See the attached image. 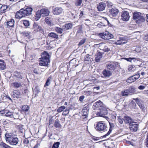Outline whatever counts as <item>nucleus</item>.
<instances>
[{"label":"nucleus","mask_w":148,"mask_h":148,"mask_svg":"<svg viewBox=\"0 0 148 148\" xmlns=\"http://www.w3.org/2000/svg\"><path fill=\"white\" fill-rule=\"evenodd\" d=\"M93 106L96 108H101L103 107H105L103 104L102 102L100 101H99L94 103Z\"/></svg>","instance_id":"a211bd4d"},{"label":"nucleus","mask_w":148,"mask_h":148,"mask_svg":"<svg viewBox=\"0 0 148 148\" xmlns=\"http://www.w3.org/2000/svg\"><path fill=\"white\" fill-rule=\"evenodd\" d=\"M127 42V40L121 37L119 39L115 42L114 44L116 45H122L126 43Z\"/></svg>","instance_id":"2eb2a0df"},{"label":"nucleus","mask_w":148,"mask_h":148,"mask_svg":"<svg viewBox=\"0 0 148 148\" xmlns=\"http://www.w3.org/2000/svg\"><path fill=\"white\" fill-rule=\"evenodd\" d=\"M22 34L23 36L26 37H29L30 33L28 31H26L23 32Z\"/></svg>","instance_id":"49530a36"},{"label":"nucleus","mask_w":148,"mask_h":148,"mask_svg":"<svg viewBox=\"0 0 148 148\" xmlns=\"http://www.w3.org/2000/svg\"><path fill=\"white\" fill-rule=\"evenodd\" d=\"M12 96L14 98H20L21 93L19 91L14 90L13 92Z\"/></svg>","instance_id":"f3484780"},{"label":"nucleus","mask_w":148,"mask_h":148,"mask_svg":"<svg viewBox=\"0 0 148 148\" xmlns=\"http://www.w3.org/2000/svg\"><path fill=\"white\" fill-rule=\"evenodd\" d=\"M82 1H77L75 3V4L76 6H80L82 4Z\"/></svg>","instance_id":"603ef678"},{"label":"nucleus","mask_w":148,"mask_h":148,"mask_svg":"<svg viewBox=\"0 0 148 148\" xmlns=\"http://www.w3.org/2000/svg\"><path fill=\"white\" fill-rule=\"evenodd\" d=\"M144 40L146 41H148V34L146 35L144 37Z\"/></svg>","instance_id":"338daca9"},{"label":"nucleus","mask_w":148,"mask_h":148,"mask_svg":"<svg viewBox=\"0 0 148 148\" xmlns=\"http://www.w3.org/2000/svg\"><path fill=\"white\" fill-rule=\"evenodd\" d=\"M84 98L85 97L84 96H81L79 97V100L81 102H82L83 101V100L84 99Z\"/></svg>","instance_id":"052dcab7"},{"label":"nucleus","mask_w":148,"mask_h":148,"mask_svg":"<svg viewBox=\"0 0 148 148\" xmlns=\"http://www.w3.org/2000/svg\"><path fill=\"white\" fill-rule=\"evenodd\" d=\"M48 36L55 38H58V35L55 33L53 32L49 33L48 35Z\"/></svg>","instance_id":"4c0bfd02"},{"label":"nucleus","mask_w":148,"mask_h":148,"mask_svg":"<svg viewBox=\"0 0 148 148\" xmlns=\"http://www.w3.org/2000/svg\"><path fill=\"white\" fill-rule=\"evenodd\" d=\"M125 59L127 61L132 62V59L131 58H125Z\"/></svg>","instance_id":"680f3d73"},{"label":"nucleus","mask_w":148,"mask_h":148,"mask_svg":"<svg viewBox=\"0 0 148 148\" xmlns=\"http://www.w3.org/2000/svg\"><path fill=\"white\" fill-rule=\"evenodd\" d=\"M55 29L58 33L59 34L62 33V31L63 30L62 28H61L58 27H55Z\"/></svg>","instance_id":"ea45409f"},{"label":"nucleus","mask_w":148,"mask_h":148,"mask_svg":"<svg viewBox=\"0 0 148 148\" xmlns=\"http://www.w3.org/2000/svg\"><path fill=\"white\" fill-rule=\"evenodd\" d=\"M99 36L101 38L104 40H109L113 38V36L108 32H105L104 33H100Z\"/></svg>","instance_id":"39448f33"},{"label":"nucleus","mask_w":148,"mask_h":148,"mask_svg":"<svg viewBox=\"0 0 148 148\" xmlns=\"http://www.w3.org/2000/svg\"><path fill=\"white\" fill-rule=\"evenodd\" d=\"M100 111L96 112V114L100 116L103 117L107 119L108 118V117L106 116L108 113V110L105 107H103L102 108L99 109Z\"/></svg>","instance_id":"7ed1b4c3"},{"label":"nucleus","mask_w":148,"mask_h":148,"mask_svg":"<svg viewBox=\"0 0 148 148\" xmlns=\"http://www.w3.org/2000/svg\"><path fill=\"white\" fill-rule=\"evenodd\" d=\"M102 74L103 75V77L106 78H108L112 75V73L110 71L105 69L103 71Z\"/></svg>","instance_id":"f8f14e48"},{"label":"nucleus","mask_w":148,"mask_h":148,"mask_svg":"<svg viewBox=\"0 0 148 148\" xmlns=\"http://www.w3.org/2000/svg\"><path fill=\"white\" fill-rule=\"evenodd\" d=\"M133 99L136 101V103L139 106L140 108L143 110L145 108V107L142 100L138 98L136 99L134 98Z\"/></svg>","instance_id":"9d476101"},{"label":"nucleus","mask_w":148,"mask_h":148,"mask_svg":"<svg viewBox=\"0 0 148 148\" xmlns=\"http://www.w3.org/2000/svg\"><path fill=\"white\" fill-rule=\"evenodd\" d=\"M106 6V4L105 3H99L97 7L98 10L100 11H102L104 10Z\"/></svg>","instance_id":"412c9836"},{"label":"nucleus","mask_w":148,"mask_h":148,"mask_svg":"<svg viewBox=\"0 0 148 148\" xmlns=\"http://www.w3.org/2000/svg\"><path fill=\"white\" fill-rule=\"evenodd\" d=\"M102 53L100 52H99L95 58V61L97 62H99L100 60L102 58Z\"/></svg>","instance_id":"c756f323"},{"label":"nucleus","mask_w":148,"mask_h":148,"mask_svg":"<svg viewBox=\"0 0 148 148\" xmlns=\"http://www.w3.org/2000/svg\"><path fill=\"white\" fill-rule=\"evenodd\" d=\"M99 47L100 50L105 52H108L110 51V49L108 48V47L105 44L103 43L100 44Z\"/></svg>","instance_id":"ddd939ff"},{"label":"nucleus","mask_w":148,"mask_h":148,"mask_svg":"<svg viewBox=\"0 0 148 148\" xmlns=\"http://www.w3.org/2000/svg\"><path fill=\"white\" fill-rule=\"evenodd\" d=\"M14 76L16 77L18 79H21L23 77L21 74V73L18 71L14 72Z\"/></svg>","instance_id":"e433bc0d"},{"label":"nucleus","mask_w":148,"mask_h":148,"mask_svg":"<svg viewBox=\"0 0 148 148\" xmlns=\"http://www.w3.org/2000/svg\"><path fill=\"white\" fill-rule=\"evenodd\" d=\"M0 146L3 148H12L11 147L3 142L1 143Z\"/></svg>","instance_id":"58836bf2"},{"label":"nucleus","mask_w":148,"mask_h":148,"mask_svg":"<svg viewBox=\"0 0 148 148\" xmlns=\"http://www.w3.org/2000/svg\"><path fill=\"white\" fill-rule=\"evenodd\" d=\"M145 145L146 147L148 148V137H147L146 139Z\"/></svg>","instance_id":"0e129e2a"},{"label":"nucleus","mask_w":148,"mask_h":148,"mask_svg":"<svg viewBox=\"0 0 148 148\" xmlns=\"http://www.w3.org/2000/svg\"><path fill=\"white\" fill-rule=\"evenodd\" d=\"M6 68L5 64L4 61L2 60H0V69L3 70Z\"/></svg>","instance_id":"c85d7f7f"},{"label":"nucleus","mask_w":148,"mask_h":148,"mask_svg":"<svg viewBox=\"0 0 148 148\" xmlns=\"http://www.w3.org/2000/svg\"><path fill=\"white\" fill-rule=\"evenodd\" d=\"M142 14L140 12H135L133 13V19L134 20H136L137 19L138 17H139V16L142 15Z\"/></svg>","instance_id":"bb28decb"},{"label":"nucleus","mask_w":148,"mask_h":148,"mask_svg":"<svg viewBox=\"0 0 148 148\" xmlns=\"http://www.w3.org/2000/svg\"><path fill=\"white\" fill-rule=\"evenodd\" d=\"M107 5L108 7H111L113 5V4L110 2V1H107Z\"/></svg>","instance_id":"6e6d98bb"},{"label":"nucleus","mask_w":148,"mask_h":148,"mask_svg":"<svg viewBox=\"0 0 148 148\" xmlns=\"http://www.w3.org/2000/svg\"><path fill=\"white\" fill-rule=\"evenodd\" d=\"M52 12L54 14L58 15L63 12V10L61 7H56L53 9Z\"/></svg>","instance_id":"9b49d317"},{"label":"nucleus","mask_w":148,"mask_h":148,"mask_svg":"<svg viewBox=\"0 0 148 148\" xmlns=\"http://www.w3.org/2000/svg\"><path fill=\"white\" fill-rule=\"evenodd\" d=\"M135 69L133 65H130L128 66V71L129 72H132L134 71Z\"/></svg>","instance_id":"37998d69"},{"label":"nucleus","mask_w":148,"mask_h":148,"mask_svg":"<svg viewBox=\"0 0 148 148\" xmlns=\"http://www.w3.org/2000/svg\"><path fill=\"white\" fill-rule=\"evenodd\" d=\"M51 56L48 53H47V63H49L50 62V58Z\"/></svg>","instance_id":"3c124183"},{"label":"nucleus","mask_w":148,"mask_h":148,"mask_svg":"<svg viewBox=\"0 0 148 148\" xmlns=\"http://www.w3.org/2000/svg\"><path fill=\"white\" fill-rule=\"evenodd\" d=\"M124 121L125 123L127 124L129 123V124H130L131 123L133 122L132 118L127 116H124Z\"/></svg>","instance_id":"393cba45"},{"label":"nucleus","mask_w":148,"mask_h":148,"mask_svg":"<svg viewBox=\"0 0 148 148\" xmlns=\"http://www.w3.org/2000/svg\"><path fill=\"white\" fill-rule=\"evenodd\" d=\"M34 72L36 73V74H39V73L38 72V71H37V69H35L34 70Z\"/></svg>","instance_id":"774afa93"},{"label":"nucleus","mask_w":148,"mask_h":148,"mask_svg":"<svg viewBox=\"0 0 148 148\" xmlns=\"http://www.w3.org/2000/svg\"><path fill=\"white\" fill-rule=\"evenodd\" d=\"M41 16V14L39 11H38L36 13L34 19L36 21H37L40 19Z\"/></svg>","instance_id":"f704fd0d"},{"label":"nucleus","mask_w":148,"mask_h":148,"mask_svg":"<svg viewBox=\"0 0 148 148\" xmlns=\"http://www.w3.org/2000/svg\"><path fill=\"white\" fill-rule=\"evenodd\" d=\"M7 8V6L5 5H2V6L0 8V10L1 11H3V12Z\"/></svg>","instance_id":"de8ad7c7"},{"label":"nucleus","mask_w":148,"mask_h":148,"mask_svg":"<svg viewBox=\"0 0 148 148\" xmlns=\"http://www.w3.org/2000/svg\"><path fill=\"white\" fill-rule=\"evenodd\" d=\"M116 66V63L112 62L108 64L107 65V68L109 69L113 70L115 69Z\"/></svg>","instance_id":"6ab92c4d"},{"label":"nucleus","mask_w":148,"mask_h":148,"mask_svg":"<svg viewBox=\"0 0 148 148\" xmlns=\"http://www.w3.org/2000/svg\"><path fill=\"white\" fill-rule=\"evenodd\" d=\"M109 12L113 16H115L117 15L119 11L117 9L114 8H112L110 10Z\"/></svg>","instance_id":"dca6fc26"},{"label":"nucleus","mask_w":148,"mask_h":148,"mask_svg":"<svg viewBox=\"0 0 148 148\" xmlns=\"http://www.w3.org/2000/svg\"><path fill=\"white\" fill-rule=\"evenodd\" d=\"M65 108V106H62L58 108L57 111L59 112H60L63 111Z\"/></svg>","instance_id":"a18cd8bd"},{"label":"nucleus","mask_w":148,"mask_h":148,"mask_svg":"<svg viewBox=\"0 0 148 148\" xmlns=\"http://www.w3.org/2000/svg\"><path fill=\"white\" fill-rule=\"evenodd\" d=\"M54 126L56 127H60L61 125L60 124L59 120L58 119L56 120L55 123L54 124Z\"/></svg>","instance_id":"79ce46f5"},{"label":"nucleus","mask_w":148,"mask_h":148,"mask_svg":"<svg viewBox=\"0 0 148 148\" xmlns=\"http://www.w3.org/2000/svg\"><path fill=\"white\" fill-rule=\"evenodd\" d=\"M5 139L10 145H16L18 143L19 140L18 138L14 137L11 133H7L5 134Z\"/></svg>","instance_id":"f03ea898"},{"label":"nucleus","mask_w":148,"mask_h":148,"mask_svg":"<svg viewBox=\"0 0 148 148\" xmlns=\"http://www.w3.org/2000/svg\"><path fill=\"white\" fill-rule=\"evenodd\" d=\"M133 76L136 80L138 79L140 76V75L139 74H136Z\"/></svg>","instance_id":"13d9d810"},{"label":"nucleus","mask_w":148,"mask_h":148,"mask_svg":"<svg viewBox=\"0 0 148 148\" xmlns=\"http://www.w3.org/2000/svg\"><path fill=\"white\" fill-rule=\"evenodd\" d=\"M51 79V77H49L47 80V86H48L50 83V81Z\"/></svg>","instance_id":"4d7b16f0"},{"label":"nucleus","mask_w":148,"mask_h":148,"mask_svg":"<svg viewBox=\"0 0 148 148\" xmlns=\"http://www.w3.org/2000/svg\"><path fill=\"white\" fill-rule=\"evenodd\" d=\"M42 60H40L39 64L40 66H46V63L45 60L46 59V51H44L41 55Z\"/></svg>","instance_id":"0eeeda50"},{"label":"nucleus","mask_w":148,"mask_h":148,"mask_svg":"<svg viewBox=\"0 0 148 148\" xmlns=\"http://www.w3.org/2000/svg\"><path fill=\"white\" fill-rule=\"evenodd\" d=\"M22 21H23V23L25 27L29 28V27L30 25V23L29 21L24 20H23Z\"/></svg>","instance_id":"473e14b6"},{"label":"nucleus","mask_w":148,"mask_h":148,"mask_svg":"<svg viewBox=\"0 0 148 148\" xmlns=\"http://www.w3.org/2000/svg\"><path fill=\"white\" fill-rule=\"evenodd\" d=\"M86 40L85 39H83L78 44V45L79 46H80L84 44Z\"/></svg>","instance_id":"5fc2aeb1"},{"label":"nucleus","mask_w":148,"mask_h":148,"mask_svg":"<svg viewBox=\"0 0 148 148\" xmlns=\"http://www.w3.org/2000/svg\"><path fill=\"white\" fill-rule=\"evenodd\" d=\"M73 25L71 23H69L65 24L62 26V28L63 29V30L66 31L71 29Z\"/></svg>","instance_id":"aec40b11"},{"label":"nucleus","mask_w":148,"mask_h":148,"mask_svg":"<svg viewBox=\"0 0 148 148\" xmlns=\"http://www.w3.org/2000/svg\"><path fill=\"white\" fill-rule=\"evenodd\" d=\"M32 10V8L30 7L27 8L25 9H22L16 12L15 17L16 18L19 19L29 16L31 14Z\"/></svg>","instance_id":"f257e3e1"},{"label":"nucleus","mask_w":148,"mask_h":148,"mask_svg":"<svg viewBox=\"0 0 148 148\" xmlns=\"http://www.w3.org/2000/svg\"><path fill=\"white\" fill-rule=\"evenodd\" d=\"M96 127L98 131L101 132H104L107 130V127L106 125L102 121H100L97 123Z\"/></svg>","instance_id":"20e7f679"},{"label":"nucleus","mask_w":148,"mask_h":148,"mask_svg":"<svg viewBox=\"0 0 148 148\" xmlns=\"http://www.w3.org/2000/svg\"><path fill=\"white\" fill-rule=\"evenodd\" d=\"M145 20V18L143 16V14H142L139 16V17L137 19H136V22L139 23L144 22Z\"/></svg>","instance_id":"b1692460"},{"label":"nucleus","mask_w":148,"mask_h":148,"mask_svg":"<svg viewBox=\"0 0 148 148\" xmlns=\"http://www.w3.org/2000/svg\"><path fill=\"white\" fill-rule=\"evenodd\" d=\"M33 28L34 30L37 31H40L42 34H44V32L42 28L38 25L36 23H34L33 25Z\"/></svg>","instance_id":"4468645a"},{"label":"nucleus","mask_w":148,"mask_h":148,"mask_svg":"<svg viewBox=\"0 0 148 148\" xmlns=\"http://www.w3.org/2000/svg\"><path fill=\"white\" fill-rule=\"evenodd\" d=\"M8 96L6 95L5 94L3 93L1 95V97L2 99L3 100H4L5 101H7Z\"/></svg>","instance_id":"c03bdc74"},{"label":"nucleus","mask_w":148,"mask_h":148,"mask_svg":"<svg viewBox=\"0 0 148 148\" xmlns=\"http://www.w3.org/2000/svg\"><path fill=\"white\" fill-rule=\"evenodd\" d=\"M23 143L25 144H27L29 143V140L28 139H25L24 140Z\"/></svg>","instance_id":"69168bd1"},{"label":"nucleus","mask_w":148,"mask_h":148,"mask_svg":"<svg viewBox=\"0 0 148 148\" xmlns=\"http://www.w3.org/2000/svg\"><path fill=\"white\" fill-rule=\"evenodd\" d=\"M82 116L83 117V118H86L88 116V110L87 108H84L82 111Z\"/></svg>","instance_id":"5701e85b"},{"label":"nucleus","mask_w":148,"mask_h":148,"mask_svg":"<svg viewBox=\"0 0 148 148\" xmlns=\"http://www.w3.org/2000/svg\"><path fill=\"white\" fill-rule=\"evenodd\" d=\"M84 60L85 61H90V58L88 54L85 56L84 57Z\"/></svg>","instance_id":"8fccbe9b"},{"label":"nucleus","mask_w":148,"mask_h":148,"mask_svg":"<svg viewBox=\"0 0 148 148\" xmlns=\"http://www.w3.org/2000/svg\"><path fill=\"white\" fill-rule=\"evenodd\" d=\"M47 18L48 17H47V24L50 26L49 28L51 29L50 27L53 25V23L52 21V19L51 18L47 19Z\"/></svg>","instance_id":"2f4dec72"},{"label":"nucleus","mask_w":148,"mask_h":148,"mask_svg":"<svg viewBox=\"0 0 148 148\" xmlns=\"http://www.w3.org/2000/svg\"><path fill=\"white\" fill-rule=\"evenodd\" d=\"M13 113L9 111L7 112L5 114V116L7 117H9L10 118H14Z\"/></svg>","instance_id":"a19ab883"},{"label":"nucleus","mask_w":148,"mask_h":148,"mask_svg":"<svg viewBox=\"0 0 148 148\" xmlns=\"http://www.w3.org/2000/svg\"><path fill=\"white\" fill-rule=\"evenodd\" d=\"M60 143L59 142H57L54 143L52 146V148H58Z\"/></svg>","instance_id":"09e8293b"},{"label":"nucleus","mask_w":148,"mask_h":148,"mask_svg":"<svg viewBox=\"0 0 148 148\" xmlns=\"http://www.w3.org/2000/svg\"><path fill=\"white\" fill-rule=\"evenodd\" d=\"M138 125L137 123L132 122L129 125V127L130 130L133 132H136L138 128Z\"/></svg>","instance_id":"1a4fd4ad"},{"label":"nucleus","mask_w":148,"mask_h":148,"mask_svg":"<svg viewBox=\"0 0 148 148\" xmlns=\"http://www.w3.org/2000/svg\"><path fill=\"white\" fill-rule=\"evenodd\" d=\"M11 86L15 88H18L21 87L22 86V84L20 82H14L12 84Z\"/></svg>","instance_id":"cd10ccee"},{"label":"nucleus","mask_w":148,"mask_h":148,"mask_svg":"<svg viewBox=\"0 0 148 148\" xmlns=\"http://www.w3.org/2000/svg\"><path fill=\"white\" fill-rule=\"evenodd\" d=\"M118 117V122L121 124L123 123V119L122 118H121V117L120 116Z\"/></svg>","instance_id":"864d4df0"},{"label":"nucleus","mask_w":148,"mask_h":148,"mask_svg":"<svg viewBox=\"0 0 148 148\" xmlns=\"http://www.w3.org/2000/svg\"><path fill=\"white\" fill-rule=\"evenodd\" d=\"M109 123L110 126V129L107 134L104 136L105 137H106L107 136L109 135L110 134L112 131L113 129L115 126V125L114 123L110 122H109Z\"/></svg>","instance_id":"4be33fe9"},{"label":"nucleus","mask_w":148,"mask_h":148,"mask_svg":"<svg viewBox=\"0 0 148 148\" xmlns=\"http://www.w3.org/2000/svg\"><path fill=\"white\" fill-rule=\"evenodd\" d=\"M39 12L41 15L42 16H46V9L43 8L39 11Z\"/></svg>","instance_id":"c9c22d12"},{"label":"nucleus","mask_w":148,"mask_h":148,"mask_svg":"<svg viewBox=\"0 0 148 148\" xmlns=\"http://www.w3.org/2000/svg\"><path fill=\"white\" fill-rule=\"evenodd\" d=\"M69 110L68 109H66L63 112V114L65 115L68 114L69 112Z\"/></svg>","instance_id":"bf43d9fd"},{"label":"nucleus","mask_w":148,"mask_h":148,"mask_svg":"<svg viewBox=\"0 0 148 148\" xmlns=\"http://www.w3.org/2000/svg\"><path fill=\"white\" fill-rule=\"evenodd\" d=\"M14 21L12 19L10 21L7 22V25L8 27H13L14 25Z\"/></svg>","instance_id":"7c9ffc66"},{"label":"nucleus","mask_w":148,"mask_h":148,"mask_svg":"<svg viewBox=\"0 0 148 148\" xmlns=\"http://www.w3.org/2000/svg\"><path fill=\"white\" fill-rule=\"evenodd\" d=\"M136 80L133 76L130 77L126 80V82L128 83H131L133 82Z\"/></svg>","instance_id":"72a5a7b5"},{"label":"nucleus","mask_w":148,"mask_h":148,"mask_svg":"<svg viewBox=\"0 0 148 148\" xmlns=\"http://www.w3.org/2000/svg\"><path fill=\"white\" fill-rule=\"evenodd\" d=\"M121 16V19L124 21H128L130 17L129 12L125 11L122 12Z\"/></svg>","instance_id":"6e6552de"},{"label":"nucleus","mask_w":148,"mask_h":148,"mask_svg":"<svg viewBox=\"0 0 148 148\" xmlns=\"http://www.w3.org/2000/svg\"><path fill=\"white\" fill-rule=\"evenodd\" d=\"M29 107L27 105H25L22 106V110L25 113V114H28L29 113Z\"/></svg>","instance_id":"a878e982"},{"label":"nucleus","mask_w":148,"mask_h":148,"mask_svg":"<svg viewBox=\"0 0 148 148\" xmlns=\"http://www.w3.org/2000/svg\"><path fill=\"white\" fill-rule=\"evenodd\" d=\"M145 88V86H144L140 85L138 87V88L140 90H143Z\"/></svg>","instance_id":"e2e57ef3"},{"label":"nucleus","mask_w":148,"mask_h":148,"mask_svg":"<svg viewBox=\"0 0 148 148\" xmlns=\"http://www.w3.org/2000/svg\"><path fill=\"white\" fill-rule=\"evenodd\" d=\"M135 92L134 88L132 87H130L128 88L125 89L122 92V95L123 96H127Z\"/></svg>","instance_id":"423d86ee"}]
</instances>
